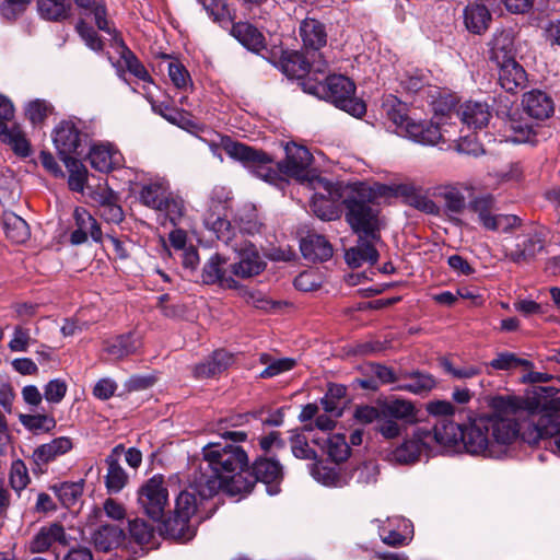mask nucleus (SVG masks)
Here are the masks:
<instances>
[{"label":"nucleus","instance_id":"6e6552de","mask_svg":"<svg viewBox=\"0 0 560 560\" xmlns=\"http://www.w3.org/2000/svg\"><path fill=\"white\" fill-rule=\"evenodd\" d=\"M94 127L80 118L60 121L54 129L52 141L60 160L80 156L94 136Z\"/></svg>","mask_w":560,"mask_h":560},{"label":"nucleus","instance_id":"4be33fe9","mask_svg":"<svg viewBox=\"0 0 560 560\" xmlns=\"http://www.w3.org/2000/svg\"><path fill=\"white\" fill-rule=\"evenodd\" d=\"M357 236V244L345 250L346 264L352 269L360 268L365 264L375 265L380 258L376 246L382 243V240L372 241L366 236Z\"/></svg>","mask_w":560,"mask_h":560},{"label":"nucleus","instance_id":"603ef678","mask_svg":"<svg viewBox=\"0 0 560 560\" xmlns=\"http://www.w3.org/2000/svg\"><path fill=\"white\" fill-rule=\"evenodd\" d=\"M313 476L317 481L328 487H343L348 485L346 472H341L336 467L316 465L313 469Z\"/></svg>","mask_w":560,"mask_h":560},{"label":"nucleus","instance_id":"e433bc0d","mask_svg":"<svg viewBox=\"0 0 560 560\" xmlns=\"http://www.w3.org/2000/svg\"><path fill=\"white\" fill-rule=\"evenodd\" d=\"M39 16L49 22H63L71 16L72 4L69 0H37Z\"/></svg>","mask_w":560,"mask_h":560},{"label":"nucleus","instance_id":"4468645a","mask_svg":"<svg viewBox=\"0 0 560 560\" xmlns=\"http://www.w3.org/2000/svg\"><path fill=\"white\" fill-rule=\"evenodd\" d=\"M462 425L448 418L435 419L432 427H420L419 436L429 443V450L436 447L457 450L460 443Z\"/></svg>","mask_w":560,"mask_h":560},{"label":"nucleus","instance_id":"a211bd4d","mask_svg":"<svg viewBox=\"0 0 560 560\" xmlns=\"http://www.w3.org/2000/svg\"><path fill=\"white\" fill-rule=\"evenodd\" d=\"M299 35L302 40V49L310 54H316L318 60L323 59L320 50L327 45L326 25L317 19L305 18L299 26Z\"/></svg>","mask_w":560,"mask_h":560},{"label":"nucleus","instance_id":"f3484780","mask_svg":"<svg viewBox=\"0 0 560 560\" xmlns=\"http://www.w3.org/2000/svg\"><path fill=\"white\" fill-rule=\"evenodd\" d=\"M71 541L72 538L66 533L65 527L55 522L39 528L30 544V549L34 553H42L50 548L57 552L58 548H68ZM58 559L59 555L56 553V560Z\"/></svg>","mask_w":560,"mask_h":560},{"label":"nucleus","instance_id":"4c0bfd02","mask_svg":"<svg viewBox=\"0 0 560 560\" xmlns=\"http://www.w3.org/2000/svg\"><path fill=\"white\" fill-rule=\"evenodd\" d=\"M417 428L410 439H406L394 452L393 458L400 464L413 463L418 459L423 448L429 450V443L418 435Z\"/></svg>","mask_w":560,"mask_h":560},{"label":"nucleus","instance_id":"c756f323","mask_svg":"<svg viewBox=\"0 0 560 560\" xmlns=\"http://www.w3.org/2000/svg\"><path fill=\"white\" fill-rule=\"evenodd\" d=\"M91 166L102 173H108L121 164V155L109 144H94L88 155Z\"/></svg>","mask_w":560,"mask_h":560},{"label":"nucleus","instance_id":"c9c22d12","mask_svg":"<svg viewBox=\"0 0 560 560\" xmlns=\"http://www.w3.org/2000/svg\"><path fill=\"white\" fill-rule=\"evenodd\" d=\"M491 13L485 4L469 3L464 10V23L472 34H482L489 28Z\"/></svg>","mask_w":560,"mask_h":560},{"label":"nucleus","instance_id":"69168bd1","mask_svg":"<svg viewBox=\"0 0 560 560\" xmlns=\"http://www.w3.org/2000/svg\"><path fill=\"white\" fill-rule=\"evenodd\" d=\"M405 430L406 427L404 424L382 415L376 423V431L386 440L400 436Z\"/></svg>","mask_w":560,"mask_h":560},{"label":"nucleus","instance_id":"774afa93","mask_svg":"<svg viewBox=\"0 0 560 560\" xmlns=\"http://www.w3.org/2000/svg\"><path fill=\"white\" fill-rule=\"evenodd\" d=\"M75 30L89 48L94 51H100L103 49V42L98 34L85 21L80 20L75 25Z\"/></svg>","mask_w":560,"mask_h":560},{"label":"nucleus","instance_id":"680f3d73","mask_svg":"<svg viewBox=\"0 0 560 560\" xmlns=\"http://www.w3.org/2000/svg\"><path fill=\"white\" fill-rule=\"evenodd\" d=\"M52 112L54 106L49 102L38 98L31 101L25 108V115L33 125L44 122Z\"/></svg>","mask_w":560,"mask_h":560},{"label":"nucleus","instance_id":"6e6d98bb","mask_svg":"<svg viewBox=\"0 0 560 560\" xmlns=\"http://www.w3.org/2000/svg\"><path fill=\"white\" fill-rule=\"evenodd\" d=\"M260 362L267 364V368L259 374L261 378L273 377L283 372L292 370L296 365V361L291 358H282L270 361V357L267 353H262L260 355Z\"/></svg>","mask_w":560,"mask_h":560},{"label":"nucleus","instance_id":"39448f33","mask_svg":"<svg viewBox=\"0 0 560 560\" xmlns=\"http://www.w3.org/2000/svg\"><path fill=\"white\" fill-rule=\"evenodd\" d=\"M202 456L205 465L201 464L196 471L214 477L220 482V490L237 495L231 485L235 477L247 470V453L233 443H209L203 446Z\"/></svg>","mask_w":560,"mask_h":560},{"label":"nucleus","instance_id":"9b49d317","mask_svg":"<svg viewBox=\"0 0 560 560\" xmlns=\"http://www.w3.org/2000/svg\"><path fill=\"white\" fill-rule=\"evenodd\" d=\"M138 502L144 514L154 522L165 521V511L168 506V491L161 474L148 479L138 491Z\"/></svg>","mask_w":560,"mask_h":560},{"label":"nucleus","instance_id":"0e129e2a","mask_svg":"<svg viewBox=\"0 0 560 560\" xmlns=\"http://www.w3.org/2000/svg\"><path fill=\"white\" fill-rule=\"evenodd\" d=\"M162 203L159 211L163 212L173 224H176L184 214V201L180 198L173 197L172 194L167 191L165 202Z\"/></svg>","mask_w":560,"mask_h":560},{"label":"nucleus","instance_id":"bf43d9fd","mask_svg":"<svg viewBox=\"0 0 560 560\" xmlns=\"http://www.w3.org/2000/svg\"><path fill=\"white\" fill-rule=\"evenodd\" d=\"M430 75L422 70L406 72L400 79L401 88L410 93H418L429 85Z\"/></svg>","mask_w":560,"mask_h":560},{"label":"nucleus","instance_id":"8fccbe9b","mask_svg":"<svg viewBox=\"0 0 560 560\" xmlns=\"http://www.w3.org/2000/svg\"><path fill=\"white\" fill-rule=\"evenodd\" d=\"M74 4L94 15L95 24L98 30L108 34L112 33L109 22L106 19L107 10L104 0H72Z\"/></svg>","mask_w":560,"mask_h":560},{"label":"nucleus","instance_id":"a19ab883","mask_svg":"<svg viewBox=\"0 0 560 560\" xmlns=\"http://www.w3.org/2000/svg\"><path fill=\"white\" fill-rule=\"evenodd\" d=\"M0 139L2 142L8 143L12 150L20 156L26 158L31 154V145L20 126L13 124H0Z\"/></svg>","mask_w":560,"mask_h":560},{"label":"nucleus","instance_id":"58836bf2","mask_svg":"<svg viewBox=\"0 0 560 560\" xmlns=\"http://www.w3.org/2000/svg\"><path fill=\"white\" fill-rule=\"evenodd\" d=\"M5 236L13 243L23 244L30 236V226L24 219L13 212H4L1 218Z\"/></svg>","mask_w":560,"mask_h":560},{"label":"nucleus","instance_id":"2eb2a0df","mask_svg":"<svg viewBox=\"0 0 560 560\" xmlns=\"http://www.w3.org/2000/svg\"><path fill=\"white\" fill-rule=\"evenodd\" d=\"M277 67L291 79H304L310 73H325L327 62L324 59L313 60L312 62L305 57L303 51L284 50L281 54Z\"/></svg>","mask_w":560,"mask_h":560},{"label":"nucleus","instance_id":"f03ea898","mask_svg":"<svg viewBox=\"0 0 560 560\" xmlns=\"http://www.w3.org/2000/svg\"><path fill=\"white\" fill-rule=\"evenodd\" d=\"M390 190V186L385 184L355 182L334 184L327 192L334 200H340L345 207V220L355 235L381 241L386 221L376 202L378 198L387 197Z\"/></svg>","mask_w":560,"mask_h":560},{"label":"nucleus","instance_id":"72a5a7b5","mask_svg":"<svg viewBox=\"0 0 560 560\" xmlns=\"http://www.w3.org/2000/svg\"><path fill=\"white\" fill-rule=\"evenodd\" d=\"M232 354L225 350H215L210 357L194 368V376L197 378L214 377L224 372L231 364Z\"/></svg>","mask_w":560,"mask_h":560},{"label":"nucleus","instance_id":"6ab92c4d","mask_svg":"<svg viewBox=\"0 0 560 560\" xmlns=\"http://www.w3.org/2000/svg\"><path fill=\"white\" fill-rule=\"evenodd\" d=\"M73 445V441L69 436H59L48 443L40 444L33 451L31 457L34 464L33 470L45 472L50 463L69 453Z\"/></svg>","mask_w":560,"mask_h":560},{"label":"nucleus","instance_id":"473e14b6","mask_svg":"<svg viewBox=\"0 0 560 560\" xmlns=\"http://www.w3.org/2000/svg\"><path fill=\"white\" fill-rule=\"evenodd\" d=\"M231 35L253 52L258 54L266 48L264 34L248 22L234 23L231 28Z\"/></svg>","mask_w":560,"mask_h":560},{"label":"nucleus","instance_id":"a18cd8bd","mask_svg":"<svg viewBox=\"0 0 560 560\" xmlns=\"http://www.w3.org/2000/svg\"><path fill=\"white\" fill-rule=\"evenodd\" d=\"M346 475L348 483L353 481L359 486L365 487L377 482L380 469L376 462L366 460L353 466Z\"/></svg>","mask_w":560,"mask_h":560},{"label":"nucleus","instance_id":"79ce46f5","mask_svg":"<svg viewBox=\"0 0 560 560\" xmlns=\"http://www.w3.org/2000/svg\"><path fill=\"white\" fill-rule=\"evenodd\" d=\"M401 380H406L407 382L399 384L396 389L409 392L416 395L430 392L436 384L431 374L420 371L411 373L406 372L401 374Z\"/></svg>","mask_w":560,"mask_h":560},{"label":"nucleus","instance_id":"f257e3e1","mask_svg":"<svg viewBox=\"0 0 560 560\" xmlns=\"http://www.w3.org/2000/svg\"><path fill=\"white\" fill-rule=\"evenodd\" d=\"M221 145L226 154L246 167L253 170L256 176L270 184L282 180V176L293 178L301 184H306L312 189L328 191L334 183L323 178L311 168L313 155L304 145L295 142H287L284 145L285 158L277 163L273 168V159L262 150L252 148L244 143L233 141L230 137L221 139Z\"/></svg>","mask_w":560,"mask_h":560},{"label":"nucleus","instance_id":"412c9836","mask_svg":"<svg viewBox=\"0 0 560 560\" xmlns=\"http://www.w3.org/2000/svg\"><path fill=\"white\" fill-rule=\"evenodd\" d=\"M74 229L70 233V243L72 245L84 244L89 236L96 242L103 241V233L96 219L84 208L77 207L73 211Z\"/></svg>","mask_w":560,"mask_h":560},{"label":"nucleus","instance_id":"49530a36","mask_svg":"<svg viewBox=\"0 0 560 560\" xmlns=\"http://www.w3.org/2000/svg\"><path fill=\"white\" fill-rule=\"evenodd\" d=\"M381 110L397 127H406L410 121L407 115V105L392 94L383 97Z\"/></svg>","mask_w":560,"mask_h":560},{"label":"nucleus","instance_id":"423d86ee","mask_svg":"<svg viewBox=\"0 0 560 560\" xmlns=\"http://www.w3.org/2000/svg\"><path fill=\"white\" fill-rule=\"evenodd\" d=\"M302 85L305 92L325 98L353 117L360 118L366 113L365 103L354 96L355 84L345 75H329L325 82L308 79Z\"/></svg>","mask_w":560,"mask_h":560},{"label":"nucleus","instance_id":"7ed1b4c3","mask_svg":"<svg viewBox=\"0 0 560 560\" xmlns=\"http://www.w3.org/2000/svg\"><path fill=\"white\" fill-rule=\"evenodd\" d=\"M219 491V480L195 470L189 478L188 486L175 499L173 516L164 521L165 532L174 538L190 540L196 534V527L190 524L191 517L199 513L203 504Z\"/></svg>","mask_w":560,"mask_h":560},{"label":"nucleus","instance_id":"0eeeda50","mask_svg":"<svg viewBox=\"0 0 560 560\" xmlns=\"http://www.w3.org/2000/svg\"><path fill=\"white\" fill-rule=\"evenodd\" d=\"M283 479V467L276 458L259 456L252 466L248 465L247 470L235 477L232 482V490L236 493H250L257 482L267 486L270 494L279 491L278 486Z\"/></svg>","mask_w":560,"mask_h":560},{"label":"nucleus","instance_id":"338daca9","mask_svg":"<svg viewBox=\"0 0 560 560\" xmlns=\"http://www.w3.org/2000/svg\"><path fill=\"white\" fill-rule=\"evenodd\" d=\"M441 196L444 199L445 207L448 211L459 213L465 208V197L456 187H444L441 191Z\"/></svg>","mask_w":560,"mask_h":560},{"label":"nucleus","instance_id":"13d9d810","mask_svg":"<svg viewBox=\"0 0 560 560\" xmlns=\"http://www.w3.org/2000/svg\"><path fill=\"white\" fill-rule=\"evenodd\" d=\"M347 387L341 384H329L325 396L320 399V404L325 411L340 416V399L345 398Z\"/></svg>","mask_w":560,"mask_h":560},{"label":"nucleus","instance_id":"3c124183","mask_svg":"<svg viewBox=\"0 0 560 560\" xmlns=\"http://www.w3.org/2000/svg\"><path fill=\"white\" fill-rule=\"evenodd\" d=\"M61 161L65 163L69 172V188L78 192L83 191L84 185L88 180V170L83 163L78 159V156L67 158Z\"/></svg>","mask_w":560,"mask_h":560},{"label":"nucleus","instance_id":"f8f14e48","mask_svg":"<svg viewBox=\"0 0 560 560\" xmlns=\"http://www.w3.org/2000/svg\"><path fill=\"white\" fill-rule=\"evenodd\" d=\"M494 206L495 200L490 194L477 196L469 203L486 230L509 232L521 224V219L514 214H493Z\"/></svg>","mask_w":560,"mask_h":560},{"label":"nucleus","instance_id":"b1692460","mask_svg":"<svg viewBox=\"0 0 560 560\" xmlns=\"http://www.w3.org/2000/svg\"><path fill=\"white\" fill-rule=\"evenodd\" d=\"M124 451L125 446L122 444L116 445L105 459L108 466L105 476V486L107 492L110 494L120 492L128 482V475L119 464V457L122 455Z\"/></svg>","mask_w":560,"mask_h":560},{"label":"nucleus","instance_id":"864d4df0","mask_svg":"<svg viewBox=\"0 0 560 560\" xmlns=\"http://www.w3.org/2000/svg\"><path fill=\"white\" fill-rule=\"evenodd\" d=\"M153 110L161 115L168 122L183 129H189L195 126L194 121L189 118L186 112L172 107L166 103L154 105Z\"/></svg>","mask_w":560,"mask_h":560},{"label":"nucleus","instance_id":"1a4fd4ad","mask_svg":"<svg viewBox=\"0 0 560 560\" xmlns=\"http://www.w3.org/2000/svg\"><path fill=\"white\" fill-rule=\"evenodd\" d=\"M538 415L537 421L524 430L520 428L518 436L529 445L544 441L546 447H551L548 442L553 441L560 430V398H552L548 405H541Z\"/></svg>","mask_w":560,"mask_h":560},{"label":"nucleus","instance_id":"dca6fc26","mask_svg":"<svg viewBox=\"0 0 560 560\" xmlns=\"http://www.w3.org/2000/svg\"><path fill=\"white\" fill-rule=\"evenodd\" d=\"M438 120L408 121L406 133L412 141L423 145H435L439 142L450 141L446 138L448 130L443 128L446 125L444 116L436 117Z\"/></svg>","mask_w":560,"mask_h":560},{"label":"nucleus","instance_id":"e2e57ef3","mask_svg":"<svg viewBox=\"0 0 560 560\" xmlns=\"http://www.w3.org/2000/svg\"><path fill=\"white\" fill-rule=\"evenodd\" d=\"M31 478L28 469L22 459H15L10 468V485L18 493L27 487Z\"/></svg>","mask_w":560,"mask_h":560},{"label":"nucleus","instance_id":"2f4dec72","mask_svg":"<svg viewBox=\"0 0 560 560\" xmlns=\"http://www.w3.org/2000/svg\"><path fill=\"white\" fill-rule=\"evenodd\" d=\"M300 248L305 259L326 261L332 257L334 249L328 240L319 234L310 233L302 238Z\"/></svg>","mask_w":560,"mask_h":560},{"label":"nucleus","instance_id":"5fc2aeb1","mask_svg":"<svg viewBox=\"0 0 560 560\" xmlns=\"http://www.w3.org/2000/svg\"><path fill=\"white\" fill-rule=\"evenodd\" d=\"M489 365L494 370L503 371L515 370L520 366L530 370L534 366L533 362L518 358L515 353L508 351L499 353Z\"/></svg>","mask_w":560,"mask_h":560},{"label":"nucleus","instance_id":"f704fd0d","mask_svg":"<svg viewBox=\"0 0 560 560\" xmlns=\"http://www.w3.org/2000/svg\"><path fill=\"white\" fill-rule=\"evenodd\" d=\"M125 532L118 525L103 524L93 534L92 541L97 551L109 552L119 547Z\"/></svg>","mask_w":560,"mask_h":560},{"label":"nucleus","instance_id":"393cba45","mask_svg":"<svg viewBox=\"0 0 560 560\" xmlns=\"http://www.w3.org/2000/svg\"><path fill=\"white\" fill-rule=\"evenodd\" d=\"M93 200L97 205L98 214L106 222L119 224L124 220L125 213L119 205V197L112 189H100L93 196Z\"/></svg>","mask_w":560,"mask_h":560},{"label":"nucleus","instance_id":"bb28decb","mask_svg":"<svg viewBox=\"0 0 560 560\" xmlns=\"http://www.w3.org/2000/svg\"><path fill=\"white\" fill-rule=\"evenodd\" d=\"M460 120L468 128L477 130L488 126L492 116L487 103L468 101L462 104L457 110Z\"/></svg>","mask_w":560,"mask_h":560},{"label":"nucleus","instance_id":"ddd939ff","mask_svg":"<svg viewBox=\"0 0 560 560\" xmlns=\"http://www.w3.org/2000/svg\"><path fill=\"white\" fill-rule=\"evenodd\" d=\"M548 231L535 225L516 235L514 247L505 256L515 264L530 262L545 248Z\"/></svg>","mask_w":560,"mask_h":560},{"label":"nucleus","instance_id":"c03bdc74","mask_svg":"<svg viewBox=\"0 0 560 560\" xmlns=\"http://www.w3.org/2000/svg\"><path fill=\"white\" fill-rule=\"evenodd\" d=\"M139 342L132 334L116 336L105 341L104 351L114 359H122L133 354L138 349Z\"/></svg>","mask_w":560,"mask_h":560},{"label":"nucleus","instance_id":"de8ad7c7","mask_svg":"<svg viewBox=\"0 0 560 560\" xmlns=\"http://www.w3.org/2000/svg\"><path fill=\"white\" fill-rule=\"evenodd\" d=\"M167 191L168 187L162 182L147 183L139 191V199L145 207L159 211L162 202H165Z\"/></svg>","mask_w":560,"mask_h":560},{"label":"nucleus","instance_id":"a878e982","mask_svg":"<svg viewBox=\"0 0 560 560\" xmlns=\"http://www.w3.org/2000/svg\"><path fill=\"white\" fill-rule=\"evenodd\" d=\"M522 105L528 116L537 120L549 118L555 110L553 100L541 90H532L525 93Z\"/></svg>","mask_w":560,"mask_h":560},{"label":"nucleus","instance_id":"4d7b16f0","mask_svg":"<svg viewBox=\"0 0 560 560\" xmlns=\"http://www.w3.org/2000/svg\"><path fill=\"white\" fill-rule=\"evenodd\" d=\"M121 59L126 69L143 82L153 83V80L138 57L125 45H121Z\"/></svg>","mask_w":560,"mask_h":560},{"label":"nucleus","instance_id":"aec40b11","mask_svg":"<svg viewBox=\"0 0 560 560\" xmlns=\"http://www.w3.org/2000/svg\"><path fill=\"white\" fill-rule=\"evenodd\" d=\"M266 261L253 244L243 247L237 254V260L230 265L231 276L240 279H249L261 273Z\"/></svg>","mask_w":560,"mask_h":560},{"label":"nucleus","instance_id":"09e8293b","mask_svg":"<svg viewBox=\"0 0 560 560\" xmlns=\"http://www.w3.org/2000/svg\"><path fill=\"white\" fill-rule=\"evenodd\" d=\"M19 420L26 430L34 434L48 433L57 425V421L54 416L46 413H22L19 416Z\"/></svg>","mask_w":560,"mask_h":560},{"label":"nucleus","instance_id":"20e7f679","mask_svg":"<svg viewBox=\"0 0 560 560\" xmlns=\"http://www.w3.org/2000/svg\"><path fill=\"white\" fill-rule=\"evenodd\" d=\"M492 407L500 417L491 418L490 440L497 450H502L503 455L506 452V446L514 442L520 434L516 419L509 417L521 418L523 412L534 416L540 411L541 402L536 397L498 396L492 399Z\"/></svg>","mask_w":560,"mask_h":560},{"label":"nucleus","instance_id":"9d476101","mask_svg":"<svg viewBox=\"0 0 560 560\" xmlns=\"http://www.w3.org/2000/svg\"><path fill=\"white\" fill-rule=\"evenodd\" d=\"M489 424H491V418L481 417L470 421L467 427H462L459 447L463 446L471 455L501 457L502 450H497L491 443Z\"/></svg>","mask_w":560,"mask_h":560},{"label":"nucleus","instance_id":"c85d7f7f","mask_svg":"<svg viewBox=\"0 0 560 560\" xmlns=\"http://www.w3.org/2000/svg\"><path fill=\"white\" fill-rule=\"evenodd\" d=\"M497 67L499 83L506 92L514 94L526 86L527 73L516 60H510Z\"/></svg>","mask_w":560,"mask_h":560},{"label":"nucleus","instance_id":"cd10ccee","mask_svg":"<svg viewBox=\"0 0 560 560\" xmlns=\"http://www.w3.org/2000/svg\"><path fill=\"white\" fill-rule=\"evenodd\" d=\"M381 413L404 424L417 421V408L412 401L402 398H387L381 401Z\"/></svg>","mask_w":560,"mask_h":560},{"label":"nucleus","instance_id":"ea45409f","mask_svg":"<svg viewBox=\"0 0 560 560\" xmlns=\"http://www.w3.org/2000/svg\"><path fill=\"white\" fill-rule=\"evenodd\" d=\"M313 442L320 445L336 464L347 460L351 454V448L343 434H332L326 439H315Z\"/></svg>","mask_w":560,"mask_h":560},{"label":"nucleus","instance_id":"7c9ffc66","mask_svg":"<svg viewBox=\"0 0 560 560\" xmlns=\"http://www.w3.org/2000/svg\"><path fill=\"white\" fill-rule=\"evenodd\" d=\"M489 58L497 66L515 60L514 36L511 31L497 32L489 43Z\"/></svg>","mask_w":560,"mask_h":560},{"label":"nucleus","instance_id":"5701e85b","mask_svg":"<svg viewBox=\"0 0 560 560\" xmlns=\"http://www.w3.org/2000/svg\"><path fill=\"white\" fill-rule=\"evenodd\" d=\"M226 259L220 254H213L203 265L201 279L205 284H218L223 289L236 290L240 283L224 269Z\"/></svg>","mask_w":560,"mask_h":560},{"label":"nucleus","instance_id":"052dcab7","mask_svg":"<svg viewBox=\"0 0 560 560\" xmlns=\"http://www.w3.org/2000/svg\"><path fill=\"white\" fill-rule=\"evenodd\" d=\"M292 454L299 459L315 460L316 452L308 445L306 436L298 431H292L290 436Z\"/></svg>","mask_w":560,"mask_h":560},{"label":"nucleus","instance_id":"37998d69","mask_svg":"<svg viewBox=\"0 0 560 560\" xmlns=\"http://www.w3.org/2000/svg\"><path fill=\"white\" fill-rule=\"evenodd\" d=\"M315 192L312 197L311 208L313 212L322 220L330 221L338 217L337 203L340 200H334L327 191L322 189H313Z\"/></svg>","mask_w":560,"mask_h":560}]
</instances>
